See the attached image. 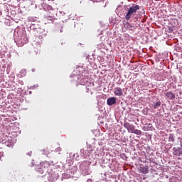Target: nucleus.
Returning <instances> with one entry per match:
<instances>
[{
	"mask_svg": "<svg viewBox=\"0 0 182 182\" xmlns=\"http://www.w3.org/2000/svg\"><path fill=\"white\" fill-rule=\"evenodd\" d=\"M161 105V102H158L155 104V105L154 106V107L156 109L157 108V107H160Z\"/></svg>",
	"mask_w": 182,
	"mask_h": 182,
	"instance_id": "obj_13",
	"label": "nucleus"
},
{
	"mask_svg": "<svg viewBox=\"0 0 182 182\" xmlns=\"http://www.w3.org/2000/svg\"><path fill=\"white\" fill-rule=\"evenodd\" d=\"M55 151L58 153V154H60V152L62 151L61 147H58L55 149Z\"/></svg>",
	"mask_w": 182,
	"mask_h": 182,
	"instance_id": "obj_12",
	"label": "nucleus"
},
{
	"mask_svg": "<svg viewBox=\"0 0 182 182\" xmlns=\"http://www.w3.org/2000/svg\"><path fill=\"white\" fill-rule=\"evenodd\" d=\"M2 156H3V153L0 152V159H1Z\"/></svg>",
	"mask_w": 182,
	"mask_h": 182,
	"instance_id": "obj_14",
	"label": "nucleus"
},
{
	"mask_svg": "<svg viewBox=\"0 0 182 182\" xmlns=\"http://www.w3.org/2000/svg\"><path fill=\"white\" fill-rule=\"evenodd\" d=\"M69 159L70 160H77V159H80L79 155L77 154V153L70 152V154H69Z\"/></svg>",
	"mask_w": 182,
	"mask_h": 182,
	"instance_id": "obj_5",
	"label": "nucleus"
},
{
	"mask_svg": "<svg viewBox=\"0 0 182 182\" xmlns=\"http://www.w3.org/2000/svg\"><path fill=\"white\" fill-rule=\"evenodd\" d=\"M116 102H117L116 97H109V98H107V105H109V106L115 105Z\"/></svg>",
	"mask_w": 182,
	"mask_h": 182,
	"instance_id": "obj_7",
	"label": "nucleus"
},
{
	"mask_svg": "<svg viewBox=\"0 0 182 182\" xmlns=\"http://www.w3.org/2000/svg\"><path fill=\"white\" fill-rule=\"evenodd\" d=\"M122 156H124V154H122Z\"/></svg>",
	"mask_w": 182,
	"mask_h": 182,
	"instance_id": "obj_17",
	"label": "nucleus"
},
{
	"mask_svg": "<svg viewBox=\"0 0 182 182\" xmlns=\"http://www.w3.org/2000/svg\"><path fill=\"white\" fill-rule=\"evenodd\" d=\"M180 141V147L178 149L175 150L173 154L176 155V156H182V138H178Z\"/></svg>",
	"mask_w": 182,
	"mask_h": 182,
	"instance_id": "obj_3",
	"label": "nucleus"
},
{
	"mask_svg": "<svg viewBox=\"0 0 182 182\" xmlns=\"http://www.w3.org/2000/svg\"><path fill=\"white\" fill-rule=\"evenodd\" d=\"M114 95H117V97H122L123 95V90L121 87H117L114 90Z\"/></svg>",
	"mask_w": 182,
	"mask_h": 182,
	"instance_id": "obj_4",
	"label": "nucleus"
},
{
	"mask_svg": "<svg viewBox=\"0 0 182 182\" xmlns=\"http://www.w3.org/2000/svg\"><path fill=\"white\" fill-rule=\"evenodd\" d=\"M149 166H144V167H140L139 170L144 174H147V173L149 172Z\"/></svg>",
	"mask_w": 182,
	"mask_h": 182,
	"instance_id": "obj_9",
	"label": "nucleus"
},
{
	"mask_svg": "<svg viewBox=\"0 0 182 182\" xmlns=\"http://www.w3.org/2000/svg\"><path fill=\"white\" fill-rule=\"evenodd\" d=\"M138 10H139V6L138 4H136V6H133L129 8L127 13L125 16L126 20L129 21L133 15H135Z\"/></svg>",
	"mask_w": 182,
	"mask_h": 182,
	"instance_id": "obj_1",
	"label": "nucleus"
},
{
	"mask_svg": "<svg viewBox=\"0 0 182 182\" xmlns=\"http://www.w3.org/2000/svg\"><path fill=\"white\" fill-rule=\"evenodd\" d=\"M25 43H21V45H24Z\"/></svg>",
	"mask_w": 182,
	"mask_h": 182,
	"instance_id": "obj_15",
	"label": "nucleus"
},
{
	"mask_svg": "<svg viewBox=\"0 0 182 182\" xmlns=\"http://www.w3.org/2000/svg\"><path fill=\"white\" fill-rule=\"evenodd\" d=\"M41 152L43 154L47 155L49 153V150L46 148V149L41 150Z\"/></svg>",
	"mask_w": 182,
	"mask_h": 182,
	"instance_id": "obj_11",
	"label": "nucleus"
},
{
	"mask_svg": "<svg viewBox=\"0 0 182 182\" xmlns=\"http://www.w3.org/2000/svg\"><path fill=\"white\" fill-rule=\"evenodd\" d=\"M166 97L168 98V100H172L176 98V95L174 93L171 92V91L165 93Z\"/></svg>",
	"mask_w": 182,
	"mask_h": 182,
	"instance_id": "obj_6",
	"label": "nucleus"
},
{
	"mask_svg": "<svg viewBox=\"0 0 182 182\" xmlns=\"http://www.w3.org/2000/svg\"><path fill=\"white\" fill-rule=\"evenodd\" d=\"M39 38H42V37H41V36H39Z\"/></svg>",
	"mask_w": 182,
	"mask_h": 182,
	"instance_id": "obj_16",
	"label": "nucleus"
},
{
	"mask_svg": "<svg viewBox=\"0 0 182 182\" xmlns=\"http://www.w3.org/2000/svg\"><path fill=\"white\" fill-rule=\"evenodd\" d=\"M134 133L136 135H141L142 132L141 130L139 129H136V128H134Z\"/></svg>",
	"mask_w": 182,
	"mask_h": 182,
	"instance_id": "obj_10",
	"label": "nucleus"
},
{
	"mask_svg": "<svg viewBox=\"0 0 182 182\" xmlns=\"http://www.w3.org/2000/svg\"><path fill=\"white\" fill-rule=\"evenodd\" d=\"M124 127L128 130L129 132L134 133V129H136V126L134 124H130L129 122H125L124 123Z\"/></svg>",
	"mask_w": 182,
	"mask_h": 182,
	"instance_id": "obj_2",
	"label": "nucleus"
},
{
	"mask_svg": "<svg viewBox=\"0 0 182 182\" xmlns=\"http://www.w3.org/2000/svg\"><path fill=\"white\" fill-rule=\"evenodd\" d=\"M42 6L43 8V10H45V11L53 10L52 6H50V4H48L47 3H43Z\"/></svg>",
	"mask_w": 182,
	"mask_h": 182,
	"instance_id": "obj_8",
	"label": "nucleus"
}]
</instances>
